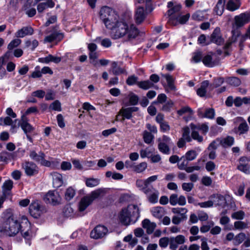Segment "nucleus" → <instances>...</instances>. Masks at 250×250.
I'll return each instance as SVG.
<instances>
[{
	"instance_id": "nucleus-31",
	"label": "nucleus",
	"mask_w": 250,
	"mask_h": 250,
	"mask_svg": "<svg viewBox=\"0 0 250 250\" xmlns=\"http://www.w3.org/2000/svg\"><path fill=\"white\" fill-rule=\"evenodd\" d=\"M163 77L165 78L167 83V87L170 90L172 91H175L176 90V86L174 84V79L169 74H162Z\"/></svg>"
},
{
	"instance_id": "nucleus-3",
	"label": "nucleus",
	"mask_w": 250,
	"mask_h": 250,
	"mask_svg": "<svg viewBox=\"0 0 250 250\" xmlns=\"http://www.w3.org/2000/svg\"><path fill=\"white\" fill-rule=\"evenodd\" d=\"M140 217L139 208L136 205H129L127 208L122 209L119 219L121 223L125 226L129 225L131 221L135 223Z\"/></svg>"
},
{
	"instance_id": "nucleus-41",
	"label": "nucleus",
	"mask_w": 250,
	"mask_h": 250,
	"mask_svg": "<svg viewBox=\"0 0 250 250\" xmlns=\"http://www.w3.org/2000/svg\"><path fill=\"white\" fill-rule=\"evenodd\" d=\"M147 168V163L142 162L138 165H134L133 170L136 173H141L146 170Z\"/></svg>"
},
{
	"instance_id": "nucleus-27",
	"label": "nucleus",
	"mask_w": 250,
	"mask_h": 250,
	"mask_svg": "<svg viewBox=\"0 0 250 250\" xmlns=\"http://www.w3.org/2000/svg\"><path fill=\"white\" fill-rule=\"evenodd\" d=\"M190 127L191 129H197L201 131L204 135H206L208 131V126L206 123L197 124L196 125L191 124Z\"/></svg>"
},
{
	"instance_id": "nucleus-11",
	"label": "nucleus",
	"mask_w": 250,
	"mask_h": 250,
	"mask_svg": "<svg viewBox=\"0 0 250 250\" xmlns=\"http://www.w3.org/2000/svg\"><path fill=\"white\" fill-rule=\"evenodd\" d=\"M202 62L205 66L212 67L219 64L220 58L217 55L211 52L210 54H208L203 57Z\"/></svg>"
},
{
	"instance_id": "nucleus-48",
	"label": "nucleus",
	"mask_w": 250,
	"mask_h": 250,
	"mask_svg": "<svg viewBox=\"0 0 250 250\" xmlns=\"http://www.w3.org/2000/svg\"><path fill=\"white\" fill-rule=\"evenodd\" d=\"M151 184V183H148L146 184L143 190L142 191L147 195L151 194L156 190Z\"/></svg>"
},
{
	"instance_id": "nucleus-10",
	"label": "nucleus",
	"mask_w": 250,
	"mask_h": 250,
	"mask_svg": "<svg viewBox=\"0 0 250 250\" xmlns=\"http://www.w3.org/2000/svg\"><path fill=\"white\" fill-rule=\"evenodd\" d=\"M25 173L28 176H32L37 174L39 172V167L33 162L25 161L21 165Z\"/></svg>"
},
{
	"instance_id": "nucleus-23",
	"label": "nucleus",
	"mask_w": 250,
	"mask_h": 250,
	"mask_svg": "<svg viewBox=\"0 0 250 250\" xmlns=\"http://www.w3.org/2000/svg\"><path fill=\"white\" fill-rule=\"evenodd\" d=\"M209 83L208 80L203 81L201 86L196 90V93L200 97H204L207 93V88L209 86Z\"/></svg>"
},
{
	"instance_id": "nucleus-20",
	"label": "nucleus",
	"mask_w": 250,
	"mask_h": 250,
	"mask_svg": "<svg viewBox=\"0 0 250 250\" xmlns=\"http://www.w3.org/2000/svg\"><path fill=\"white\" fill-rule=\"evenodd\" d=\"M142 225L143 228L146 229L148 234H152L156 227V224L151 222L148 219H144L142 222Z\"/></svg>"
},
{
	"instance_id": "nucleus-9",
	"label": "nucleus",
	"mask_w": 250,
	"mask_h": 250,
	"mask_svg": "<svg viewBox=\"0 0 250 250\" xmlns=\"http://www.w3.org/2000/svg\"><path fill=\"white\" fill-rule=\"evenodd\" d=\"M43 200L46 204L56 206L60 204L61 198L57 191H49L44 196Z\"/></svg>"
},
{
	"instance_id": "nucleus-19",
	"label": "nucleus",
	"mask_w": 250,
	"mask_h": 250,
	"mask_svg": "<svg viewBox=\"0 0 250 250\" xmlns=\"http://www.w3.org/2000/svg\"><path fill=\"white\" fill-rule=\"evenodd\" d=\"M119 114H122V117L121 119H119L120 115L116 116V120L120 121L123 122L125 119H130L132 117V113L129 107L122 108L119 111Z\"/></svg>"
},
{
	"instance_id": "nucleus-29",
	"label": "nucleus",
	"mask_w": 250,
	"mask_h": 250,
	"mask_svg": "<svg viewBox=\"0 0 250 250\" xmlns=\"http://www.w3.org/2000/svg\"><path fill=\"white\" fill-rule=\"evenodd\" d=\"M249 129V127L246 121L240 123L237 128H234L235 132L238 133L239 135L247 133Z\"/></svg>"
},
{
	"instance_id": "nucleus-4",
	"label": "nucleus",
	"mask_w": 250,
	"mask_h": 250,
	"mask_svg": "<svg viewBox=\"0 0 250 250\" xmlns=\"http://www.w3.org/2000/svg\"><path fill=\"white\" fill-rule=\"evenodd\" d=\"M105 193L104 189L99 188L92 191L89 195L83 197L79 203V211L81 212L84 211L92 203L94 200L99 198L101 195L103 196Z\"/></svg>"
},
{
	"instance_id": "nucleus-24",
	"label": "nucleus",
	"mask_w": 250,
	"mask_h": 250,
	"mask_svg": "<svg viewBox=\"0 0 250 250\" xmlns=\"http://www.w3.org/2000/svg\"><path fill=\"white\" fill-rule=\"evenodd\" d=\"M111 68L112 73L114 75H119L121 74L125 73L127 74L126 69L125 68L121 67L118 65L117 62H113L111 63Z\"/></svg>"
},
{
	"instance_id": "nucleus-26",
	"label": "nucleus",
	"mask_w": 250,
	"mask_h": 250,
	"mask_svg": "<svg viewBox=\"0 0 250 250\" xmlns=\"http://www.w3.org/2000/svg\"><path fill=\"white\" fill-rule=\"evenodd\" d=\"M53 185L55 188H58L61 187L63 184L62 175L58 173L54 172L52 174Z\"/></svg>"
},
{
	"instance_id": "nucleus-43",
	"label": "nucleus",
	"mask_w": 250,
	"mask_h": 250,
	"mask_svg": "<svg viewBox=\"0 0 250 250\" xmlns=\"http://www.w3.org/2000/svg\"><path fill=\"white\" fill-rule=\"evenodd\" d=\"M224 82L223 78L219 77L213 79V82L210 84V86L212 89L217 88L221 86Z\"/></svg>"
},
{
	"instance_id": "nucleus-50",
	"label": "nucleus",
	"mask_w": 250,
	"mask_h": 250,
	"mask_svg": "<svg viewBox=\"0 0 250 250\" xmlns=\"http://www.w3.org/2000/svg\"><path fill=\"white\" fill-rule=\"evenodd\" d=\"M227 9L230 11H234L239 8L233 0H229L226 5Z\"/></svg>"
},
{
	"instance_id": "nucleus-36",
	"label": "nucleus",
	"mask_w": 250,
	"mask_h": 250,
	"mask_svg": "<svg viewBox=\"0 0 250 250\" xmlns=\"http://www.w3.org/2000/svg\"><path fill=\"white\" fill-rule=\"evenodd\" d=\"M129 103L131 105H136L139 102V97L133 92H130L128 95Z\"/></svg>"
},
{
	"instance_id": "nucleus-44",
	"label": "nucleus",
	"mask_w": 250,
	"mask_h": 250,
	"mask_svg": "<svg viewBox=\"0 0 250 250\" xmlns=\"http://www.w3.org/2000/svg\"><path fill=\"white\" fill-rule=\"evenodd\" d=\"M227 82L230 85L234 86H238L240 85L241 83L240 80L235 77L228 78L227 80Z\"/></svg>"
},
{
	"instance_id": "nucleus-55",
	"label": "nucleus",
	"mask_w": 250,
	"mask_h": 250,
	"mask_svg": "<svg viewBox=\"0 0 250 250\" xmlns=\"http://www.w3.org/2000/svg\"><path fill=\"white\" fill-rule=\"evenodd\" d=\"M181 160H183V162L181 163L179 162L177 166L179 169L184 170L188 166V161L183 156L180 158V161Z\"/></svg>"
},
{
	"instance_id": "nucleus-2",
	"label": "nucleus",
	"mask_w": 250,
	"mask_h": 250,
	"mask_svg": "<svg viewBox=\"0 0 250 250\" xmlns=\"http://www.w3.org/2000/svg\"><path fill=\"white\" fill-rule=\"evenodd\" d=\"M5 213V219L0 231L9 236H14L19 232L23 225L22 220L20 222L10 209L6 210Z\"/></svg>"
},
{
	"instance_id": "nucleus-35",
	"label": "nucleus",
	"mask_w": 250,
	"mask_h": 250,
	"mask_svg": "<svg viewBox=\"0 0 250 250\" xmlns=\"http://www.w3.org/2000/svg\"><path fill=\"white\" fill-rule=\"evenodd\" d=\"M153 215L159 219L161 218L164 214V208L161 207H156L152 209Z\"/></svg>"
},
{
	"instance_id": "nucleus-60",
	"label": "nucleus",
	"mask_w": 250,
	"mask_h": 250,
	"mask_svg": "<svg viewBox=\"0 0 250 250\" xmlns=\"http://www.w3.org/2000/svg\"><path fill=\"white\" fill-rule=\"evenodd\" d=\"M237 168L239 170H240L246 174H248L250 173V167L248 165V164H239L237 166Z\"/></svg>"
},
{
	"instance_id": "nucleus-53",
	"label": "nucleus",
	"mask_w": 250,
	"mask_h": 250,
	"mask_svg": "<svg viewBox=\"0 0 250 250\" xmlns=\"http://www.w3.org/2000/svg\"><path fill=\"white\" fill-rule=\"evenodd\" d=\"M21 41L19 39H16L12 40L8 45L7 48L9 50L17 47L21 44Z\"/></svg>"
},
{
	"instance_id": "nucleus-64",
	"label": "nucleus",
	"mask_w": 250,
	"mask_h": 250,
	"mask_svg": "<svg viewBox=\"0 0 250 250\" xmlns=\"http://www.w3.org/2000/svg\"><path fill=\"white\" fill-rule=\"evenodd\" d=\"M13 182L12 180H9L6 181L2 186L3 190H10L13 188Z\"/></svg>"
},
{
	"instance_id": "nucleus-37",
	"label": "nucleus",
	"mask_w": 250,
	"mask_h": 250,
	"mask_svg": "<svg viewBox=\"0 0 250 250\" xmlns=\"http://www.w3.org/2000/svg\"><path fill=\"white\" fill-rule=\"evenodd\" d=\"M158 147L159 151L164 154L168 155L170 153V150L167 144L159 143Z\"/></svg>"
},
{
	"instance_id": "nucleus-39",
	"label": "nucleus",
	"mask_w": 250,
	"mask_h": 250,
	"mask_svg": "<svg viewBox=\"0 0 250 250\" xmlns=\"http://www.w3.org/2000/svg\"><path fill=\"white\" fill-rule=\"evenodd\" d=\"M10 117H6L3 119V123L4 125H11V130L12 132H15L17 128L19 127V125L17 126L16 125H13V122Z\"/></svg>"
},
{
	"instance_id": "nucleus-38",
	"label": "nucleus",
	"mask_w": 250,
	"mask_h": 250,
	"mask_svg": "<svg viewBox=\"0 0 250 250\" xmlns=\"http://www.w3.org/2000/svg\"><path fill=\"white\" fill-rule=\"evenodd\" d=\"M246 238L245 233L240 232L237 234L234 238V245L238 246L241 244Z\"/></svg>"
},
{
	"instance_id": "nucleus-17",
	"label": "nucleus",
	"mask_w": 250,
	"mask_h": 250,
	"mask_svg": "<svg viewBox=\"0 0 250 250\" xmlns=\"http://www.w3.org/2000/svg\"><path fill=\"white\" fill-rule=\"evenodd\" d=\"M210 42L217 45H221L223 43L224 40L221 36L219 28L216 27L213 30L210 36Z\"/></svg>"
},
{
	"instance_id": "nucleus-8",
	"label": "nucleus",
	"mask_w": 250,
	"mask_h": 250,
	"mask_svg": "<svg viewBox=\"0 0 250 250\" xmlns=\"http://www.w3.org/2000/svg\"><path fill=\"white\" fill-rule=\"evenodd\" d=\"M29 157L32 160L42 166L48 167L51 165L50 162L45 159V154L41 151L37 153L35 150H31L30 151Z\"/></svg>"
},
{
	"instance_id": "nucleus-13",
	"label": "nucleus",
	"mask_w": 250,
	"mask_h": 250,
	"mask_svg": "<svg viewBox=\"0 0 250 250\" xmlns=\"http://www.w3.org/2000/svg\"><path fill=\"white\" fill-rule=\"evenodd\" d=\"M58 26H54L51 33L44 38V42H51L55 41H61L63 38V34L62 33L58 32Z\"/></svg>"
},
{
	"instance_id": "nucleus-32",
	"label": "nucleus",
	"mask_w": 250,
	"mask_h": 250,
	"mask_svg": "<svg viewBox=\"0 0 250 250\" xmlns=\"http://www.w3.org/2000/svg\"><path fill=\"white\" fill-rule=\"evenodd\" d=\"M15 154L6 151H3L0 153V160L2 162H6L8 160L14 159Z\"/></svg>"
},
{
	"instance_id": "nucleus-18",
	"label": "nucleus",
	"mask_w": 250,
	"mask_h": 250,
	"mask_svg": "<svg viewBox=\"0 0 250 250\" xmlns=\"http://www.w3.org/2000/svg\"><path fill=\"white\" fill-rule=\"evenodd\" d=\"M185 237L183 235H178L176 237H170V249L176 250L179 245L184 244Z\"/></svg>"
},
{
	"instance_id": "nucleus-47",
	"label": "nucleus",
	"mask_w": 250,
	"mask_h": 250,
	"mask_svg": "<svg viewBox=\"0 0 250 250\" xmlns=\"http://www.w3.org/2000/svg\"><path fill=\"white\" fill-rule=\"evenodd\" d=\"M75 194V190L72 187H69L67 188L65 191V198L66 200L69 201L73 198Z\"/></svg>"
},
{
	"instance_id": "nucleus-34",
	"label": "nucleus",
	"mask_w": 250,
	"mask_h": 250,
	"mask_svg": "<svg viewBox=\"0 0 250 250\" xmlns=\"http://www.w3.org/2000/svg\"><path fill=\"white\" fill-rule=\"evenodd\" d=\"M143 138L144 142L146 144H150L154 139V136L147 130L144 131Z\"/></svg>"
},
{
	"instance_id": "nucleus-51",
	"label": "nucleus",
	"mask_w": 250,
	"mask_h": 250,
	"mask_svg": "<svg viewBox=\"0 0 250 250\" xmlns=\"http://www.w3.org/2000/svg\"><path fill=\"white\" fill-rule=\"evenodd\" d=\"M174 105L173 102L169 100L167 101L162 107V110L165 112H169Z\"/></svg>"
},
{
	"instance_id": "nucleus-28",
	"label": "nucleus",
	"mask_w": 250,
	"mask_h": 250,
	"mask_svg": "<svg viewBox=\"0 0 250 250\" xmlns=\"http://www.w3.org/2000/svg\"><path fill=\"white\" fill-rule=\"evenodd\" d=\"M226 0H218L213 11L216 15L221 16L224 11V6Z\"/></svg>"
},
{
	"instance_id": "nucleus-6",
	"label": "nucleus",
	"mask_w": 250,
	"mask_h": 250,
	"mask_svg": "<svg viewBox=\"0 0 250 250\" xmlns=\"http://www.w3.org/2000/svg\"><path fill=\"white\" fill-rule=\"evenodd\" d=\"M21 220H22L23 225L20 231L22 237L25 239L26 243L30 246L31 240L35 236V233L33 231L31 223L26 216H22Z\"/></svg>"
},
{
	"instance_id": "nucleus-25",
	"label": "nucleus",
	"mask_w": 250,
	"mask_h": 250,
	"mask_svg": "<svg viewBox=\"0 0 250 250\" xmlns=\"http://www.w3.org/2000/svg\"><path fill=\"white\" fill-rule=\"evenodd\" d=\"M135 21L137 24L142 22L146 18V14L143 7H139L137 8L135 15Z\"/></svg>"
},
{
	"instance_id": "nucleus-58",
	"label": "nucleus",
	"mask_w": 250,
	"mask_h": 250,
	"mask_svg": "<svg viewBox=\"0 0 250 250\" xmlns=\"http://www.w3.org/2000/svg\"><path fill=\"white\" fill-rule=\"evenodd\" d=\"M191 137L195 140H197L199 142H202L203 138V137L200 136L197 129H191Z\"/></svg>"
},
{
	"instance_id": "nucleus-12",
	"label": "nucleus",
	"mask_w": 250,
	"mask_h": 250,
	"mask_svg": "<svg viewBox=\"0 0 250 250\" xmlns=\"http://www.w3.org/2000/svg\"><path fill=\"white\" fill-rule=\"evenodd\" d=\"M108 232L107 229L103 225H98L91 231L90 237L97 239L104 236Z\"/></svg>"
},
{
	"instance_id": "nucleus-63",
	"label": "nucleus",
	"mask_w": 250,
	"mask_h": 250,
	"mask_svg": "<svg viewBox=\"0 0 250 250\" xmlns=\"http://www.w3.org/2000/svg\"><path fill=\"white\" fill-rule=\"evenodd\" d=\"M181 9V6L180 5H176L167 11V15L168 16H170L174 13L179 12Z\"/></svg>"
},
{
	"instance_id": "nucleus-40",
	"label": "nucleus",
	"mask_w": 250,
	"mask_h": 250,
	"mask_svg": "<svg viewBox=\"0 0 250 250\" xmlns=\"http://www.w3.org/2000/svg\"><path fill=\"white\" fill-rule=\"evenodd\" d=\"M96 41L100 42L101 45L105 48H108L112 45V42L109 38L102 39L101 37H99L96 38Z\"/></svg>"
},
{
	"instance_id": "nucleus-57",
	"label": "nucleus",
	"mask_w": 250,
	"mask_h": 250,
	"mask_svg": "<svg viewBox=\"0 0 250 250\" xmlns=\"http://www.w3.org/2000/svg\"><path fill=\"white\" fill-rule=\"evenodd\" d=\"M234 226L236 229H243L248 228V224L242 221H236L234 223Z\"/></svg>"
},
{
	"instance_id": "nucleus-42",
	"label": "nucleus",
	"mask_w": 250,
	"mask_h": 250,
	"mask_svg": "<svg viewBox=\"0 0 250 250\" xmlns=\"http://www.w3.org/2000/svg\"><path fill=\"white\" fill-rule=\"evenodd\" d=\"M100 183V179L98 178H89L86 179L85 184L88 187H94L98 186Z\"/></svg>"
},
{
	"instance_id": "nucleus-14",
	"label": "nucleus",
	"mask_w": 250,
	"mask_h": 250,
	"mask_svg": "<svg viewBox=\"0 0 250 250\" xmlns=\"http://www.w3.org/2000/svg\"><path fill=\"white\" fill-rule=\"evenodd\" d=\"M197 115L200 118H208L213 119L215 117V110L212 108L204 109L199 108L197 110Z\"/></svg>"
},
{
	"instance_id": "nucleus-46",
	"label": "nucleus",
	"mask_w": 250,
	"mask_h": 250,
	"mask_svg": "<svg viewBox=\"0 0 250 250\" xmlns=\"http://www.w3.org/2000/svg\"><path fill=\"white\" fill-rule=\"evenodd\" d=\"M197 156V154L195 150H190L187 152L184 156L188 161H191L194 160Z\"/></svg>"
},
{
	"instance_id": "nucleus-49",
	"label": "nucleus",
	"mask_w": 250,
	"mask_h": 250,
	"mask_svg": "<svg viewBox=\"0 0 250 250\" xmlns=\"http://www.w3.org/2000/svg\"><path fill=\"white\" fill-rule=\"evenodd\" d=\"M214 198H215L217 200L214 201L218 206H223L225 204L226 201L225 198L223 195L221 194H217L213 195Z\"/></svg>"
},
{
	"instance_id": "nucleus-5",
	"label": "nucleus",
	"mask_w": 250,
	"mask_h": 250,
	"mask_svg": "<svg viewBox=\"0 0 250 250\" xmlns=\"http://www.w3.org/2000/svg\"><path fill=\"white\" fill-rule=\"evenodd\" d=\"M99 15L106 28L110 27V24L119 17L112 8L106 6L101 8Z\"/></svg>"
},
{
	"instance_id": "nucleus-21",
	"label": "nucleus",
	"mask_w": 250,
	"mask_h": 250,
	"mask_svg": "<svg viewBox=\"0 0 250 250\" xmlns=\"http://www.w3.org/2000/svg\"><path fill=\"white\" fill-rule=\"evenodd\" d=\"M34 33V30L31 26H24L18 30L15 33L17 38H23L25 36L31 35Z\"/></svg>"
},
{
	"instance_id": "nucleus-62",
	"label": "nucleus",
	"mask_w": 250,
	"mask_h": 250,
	"mask_svg": "<svg viewBox=\"0 0 250 250\" xmlns=\"http://www.w3.org/2000/svg\"><path fill=\"white\" fill-rule=\"evenodd\" d=\"M159 192L156 190L151 194L148 195L149 201L152 203H155L157 202Z\"/></svg>"
},
{
	"instance_id": "nucleus-33",
	"label": "nucleus",
	"mask_w": 250,
	"mask_h": 250,
	"mask_svg": "<svg viewBox=\"0 0 250 250\" xmlns=\"http://www.w3.org/2000/svg\"><path fill=\"white\" fill-rule=\"evenodd\" d=\"M137 84L139 88L144 90L148 89L154 86V83L149 80L138 82L137 83Z\"/></svg>"
},
{
	"instance_id": "nucleus-56",
	"label": "nucleus",
	"mask_w": 250,
	"mask_h": 250,
	"mask_svg": "<svg viewBox=\"0 0 250 250\" xmlns=\"http://www.w3.org/2000/svg\"><path fill=\"white\" fill-rule=\"evenodd\" d=\"M245 217V212L242 210H239L233 212L231 214V217L233 219L237 220H242Z\"/></svg>"
},
{
	"instance_id": "nucleus-15",
	"label": "nucleus",
	"mask_w": 250,
	"mask_h": 250,
	"mask_svg": "<svg viewBox=\"0 0 250 250\" xmlns=\"http://www.w3.org/2000/svg\"><path fill=\"white\" fill-rule=\"evenodd\" d=\"M235 24L240 27L250 21V13H243L234 18Z\"/></svg>"
},
{
	"instance_id": "nucleus-22",
	"label": "nucleus",
	"mask_w": 250,
	"mask_h": 250,
	"mask_svg": "<svg viewBox=\"0 0 250 250\" xmlns=\"http://www.w3.org/2000/svg\"><path fill=\"white\" fill-rule=\"evenodd\" d=\"M28 119L24 115H22L20 125L25 133L30 132L33 130L32 126L28 122Z\"/></svg>"
},
{
	"instance_id": "nucleus-16",
	"label": "nucleus",
	"mask_w": 250,
	"mask_h": 250,
	"mask_svg": "<svg viewBox=\"0 0 250 250\" xmlns=\"http://www.w3.org/2000/svg\"><path fill=\"white\" fill-rule=\"evenodd\" d=\"M157 179L158 175H153L145 180L137 179L136 181V186L141 191H142L146 184L152 183L156 181Z\"/></svg>"
},
{
	"instance_id": "nucleus-7",
	"label": "nucleus",
	"mask_w": 250,
	"mask_h": 250,
	"mask_svg": "<svg viewBox=\"0 0 250 250\" xmlns=\"http://www.w3.org/2000/svg\"><path fill=\"white\" fill-rule=\"evenodd\" d=\"M46 212L45 208L41 204L39 200L33 201L29 205V212L34 218H39L42 214Z\"/></svg>"
},
{
	"instance_id": "nucleus-30",
	"label": "nucleus",
	"mask_w": 250,
	"mask_h": 250,
	"mask_svg": "<svg viewBox=\"0 0 250 250\" xmlns=\"http://www.w3.org/2000/svg\"><path fill=\"white\" fill-rule=\"evenodd\" d=\"M234 143V138L230 136H228L227 137L222 139L220 141V144L224 147H230L233 145Z\"/></svg>"
},
{
	"instance_id": "nucleus-1",
	"label": "nucleus",
	"mask_w": 250,
	"mask_h": 250,
	"mask_svg": "<svg viewBox=\"0 0 250 250\" xmlns=\"http://www.w3.org/2000/svg\"><path fill=\"white\" fill-rule=\"evenodd\" d=\"M110 24V27L106 28L111 30V37L113 39L117 40L126 36V41H131L139 35V31L134 24L129 26L119 17Z\"/></svg>"
},
{
	"instance_id": "nucleus-45",
	"label": "nucleus",
	"mask_w": 250,
	"mask_h": 250,
	"mask_svg": "<svg viewBox=\"0 0 250 250\" xmlns=\"http://www.w3.org/2000/svg\"><path fill=\"white\" fill-rule=\"evenodd\" d=\"M159 244L160 247L165 248L169 245L170 248V237H164L160 239L159 241Z\"/></svg>"
},
{
	"instance_id": "nucleus-59",
	"label": "nucleus",
	"mask_w": 250,
	"mask_h": 250,
	"mask_svg": "<svg viewBox=\"0 0 250 250\" xmlns=\"http://www.w3.org/2000/svg\"><path fill=\"white\" fill-rule=\"evenodd\" d=\"M167 96L165 94H160L158 95L157 101L153 102V104H164L167 101Z\"/></svg>"
},
{
	"instance_id": "nucleus-54",
	"label": "nucleus",
	"mask_w": 250,
	"mask_h": 250,
	"mask_svg": "<svg viewBox=\"0 0 250 250\" xmlns=\"http://www.w3.org/2000/svg\"><path fill=\"white\" fill-rule=\"evenodd\" d=\"M189 133L190 130L188 127H186L183 128L182 138H184L188 142H190L191 141Z\"/></svg>"
},
{
	"instance_id": "nucleus-61",
	"label": "nucleus",
	"mask_w": 250,
	"mask_h": 250,
	"mask_svg": "<svg viewBox=\"0 0 250 250\" xmlns=\"http://www.w3.org/2000/svg\"><path fill=\"white\" fill-rule=\"evenodd\" d=\"M152 153V151L148 148H146L145 149H141L140 150V156L142 158L149 157L150 156H151Z\"/></svg>"
},
{
	"instance_id": "nucleus-52",
	"label": "nucleus",
	"mask_w": 250,
	"mask_h": 250,
	"mask_svg": "<svg viewBox=\"0 0 250 250\" xmlns=\"http://www.w3.org/2000/svg\"><path fill=\"white\" fill-rule=\"evenodd\" d=\"M49 109L55 111H61L62 110L61 103L58 100L53 102L49 106Z\"/></svg>"
}]
</instances>
